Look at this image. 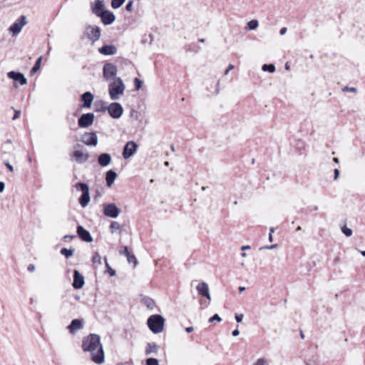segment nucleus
I'll return each mask as SVG.
<instances>
[{"instance_id":"nucleus-1","label":"nucleus","mask_w":365,"mask_h":365,"mask_svg":"<svg viewBox=\"0 0 365 365\" xmlns=\"http://www.w3.org/2000/svg\"><path fill=\"white\" fill-rule=\"evenodd\" d=\"M82 347L84 351L90 352L94 363L101 364L104 362L105 355L99 335L95 334L88 335L83 339Z\"/></svg>"},{"instance_id":"nucleus-2","label":"nucleus","mask_w":365,"mask_h":365,"mask_svg":"<svg viewBox=\"0 0 365 365\" xmlns=\"http://www.w3.org/2000/svg\"><path fill=\"white\" fill-rule=\"evenodd\" d=\"M98 104H101L102 108H97V112H104L107 110L110 117L114 119L120 118L123 113V108L119 103L113 102L107 105V103L103 101L96 102V107H98Z\"/></svg>"},{"instance_id":"nucleus-3","label":"nucleus","mask_w":365,"mask_h":365,"mask_svg":"<svg viewBox=\"0 0 365 365\" xmlns=\"http://www.w3.org/2000/svg\"><path fill=\"white\" fill-rule=\"evenodd\" d=\"M125 86L120 78H115L108 85V93L111 100H118L124 93Z\"/></svg>"},{"instance_id":"nucleus-4","label":"nucleus","mask_w":365,"mask_h":365,"mask_svg":"<svg viewBox=\"0 0 365 365\" xmlns=\"http://www.w3.org/2000/svg\"><path fill=\"white\" fill-rule=\"evenodd\" d=\"M164 323V318L159 314L151 315L147 321L149 329L154 334H158L163 331Z\"/></svg>"},{"instance_id":"nucleus-5","label":"nucleus","mask_w":365,"mask_h":365,"mask_svg":"<svg viewBox=\"0 0 365 365\" xmlns=\"http://www.w3.org/2000/svg\"><path fill=\"white\" fill-rule=\"evenodd\" d=\"M75 187L76 190L82 192V195L79 198V203L82 207H86L91 200L88 185L83 182H78L76 184Z\"/></svg>"},{"instance_id":"nucleus-6","label":"nucleus","mask_w":365,"mask_h":365,"mask_svg":"<svg viewBox=\"0 0 365 365\" xmlns=\"http://www.w3.org/2000/svg\"><path fill=\"white\" fill-rule=\"evenodd\" d=\"M73 157L76 163L82 164L86 163L89 158V154L86 149L81 145L74 146Z\"/></svg>"},{"instance_id":"nucleus-7","label":"nucleus","mask_w":365,"mask_h":365,"mask_svg":"<svg viewBox=\"0 0 365 365\" xmlns=\"http://www.w3.org/2000/svg\"><path fill=\"white\" fill-rule=\"evenodd\" d=\"M27 24L26 17L25 16H21L16 21L10 26L9 31L15 36L19 34Z\"/></svg>"},{"instance_id":"nucleus-8","label":"nucleus","mask_w":365,"mask_h":365,"mask_svg":"<svg viewBox=\"0 0 365 365\" xmlns=\"http://www.w3.org/2000/svg\"><path fill=\"white\" fill-rule=\"evenodd\" d=\"M101 34V29L98 26L91 25L87 26L84 32L86 37L93 43L99 40Z\"/></svg>"},{"instance_id":"nucleus-9","label":"nucleus","mask_w":365,"mask_h":365,"mask_svg":"<svg viewBox=\"0 0 365 365\" xmlns=\"http://www.w3.org/2000/svg\"><path fill=\"white\" fill-rule=\"evenodd\" d=\"M118 73L115 65L111 63H106L103 68V77L107 81L114 80Z\"/></svg>"},{"instance_id":"nucleus-10","label":"nucleus","mask_w":365,"mask_h":365,"mask_svg":"<svg viewBox=\"0 0 365 365\" xmlns=\"http://www.w3.org/2000/svg\"><path fill=\"white\" fill-rule=\"evenodd\" d=\"M103 213L106 216L111 218H116L120 213V210L114 203L104 205Z\"/></svg>"},{"instance_id":"nucleus-11","label":"nucleus","mask_w":365,"mask_h":365,"mask_svg":"<svg viewBox=\"0 0 365 365\" xmlns=\"http://www.w3.org/2000/svg\"><path fill=\"white\" fill-rule=\"evenodd\" d=\"M138 145L135 142L130 140L128 141L123 148V157L124 159H129L137 151Z\"/></svg>"},{"instance_id":"nucleus-12","label":"nucleus","mask_w":365,"mask_h":365,"mask_svg":"<svg viewBox=\"0 0 365 365\" xmlns=\"http://www.w3.org/2000/svg\"><path fill=\"white\" fill-rule=\"evenodd\" d=\"M95 115L92 113L83 114L78 120V124L80 128H88L91 126L94 121Z\"/></svg>"},{"instance_id":"nucleus-13","label":"nucleus","mask_w":365,"mask_h":365,"mask_svg":"<svg viewBox=\"0 0 365 365\" xmlns=\"http://www.w3.org/2000/svg\"><path fill=\"white\" fill-rule=\"evenodd\" d=\"M81 141L88 146H96L98 136L96 133H85L81 137Z\"/></svg>"},{"instance_id":"nucleus-14","label":"nucleus","mask_w":365,"mask_h":365,"mask_svg":"<svg viewBox=\"0 0 365 365\" xmlns=\"http://www.w3.org/2000/svg\"><path fill=\"white\" fill-rule=\"evenodd\" d=\"M7 76L14 80L16 82H19L20 85L24 86L27 83V79L25 78L23 73L16 71H9L7 73Z\"/></svg>"},{"instance_id":"nucleus-15","label":"nucleus","mask_w":365,"mask_h":365,"mask_svg":"<svg viewBox=\"0 0 365 365\" xmlns=\"http://www.w3.org/2000/svg\"><path fill=\"white\" fill-rule=\"evenodd\" d=\"M98 16L101 17L102 22L105 25H110L115 20L114 14L110 11L105 10Z\"/></svg>"},{"instance_id":"nucleus-16","label":"nucleus","mask_w":365,"mask_h":365,"mask_svg":"<svg viewBox=\"0 0 365 365\" xmlns=\"http://www.w3.org/2000/svg\"><path fill=\"white\" fill-rule=\"evenodd\" d=\"M84 283V277L78 270H74L73 287L76 289H81Z\"/></svg>"},{"instance_id":"nucleus-17","label":"nucleus","mask_w":365,"mask_h":365,"mask_svg":"<svg viewBox=\"0 0 365 365\" xmlns=\"http://www.w3.org/2000/svg\"><path fill=\"white\" fill-rule=\"evenodd\" d=\"M91 7L92 12L96 16H99L104 9V3L103 0H95V1L91 3Z\"/></svg>"},{"instance_id":"nucleus-18","label":"nucleus","mask_w":365,"mask_h":365,"mask_svg":"<svg viewBox=\"0 0 365 365\" xmlns=\"http://www.w3.org/2000/svg\"><path fill=\"white\" fill-rule=\"evenodd\" d=\"M77 233L83 241L87 242H91L93 241V237L90 232L84 229L81 225H78L77 227Z\"/></svg>"},{"instance_id":"nucleus-19","label":"nucleus","mask_w":365,"mask_h":365,"mask_svg":"<svg viewBox=\"0 0 365 365\" xmlns=\"http://www.w3.org/2000/svg\"><path fill=\"white\" fill-rule=\"evenodd\" d=\"M93 100L94 96L89 91L84 93L81 96V102L83 103V107L85 108H90L91 107Z\"/></svg>"},{"instance_id":"nucleus-20","label":"nucleus","mask_w":365,"mask_h":365,"mask_svg":"<svg viewBox=\"0 0 365 365\" xmlns=\"http://www.w3.org/2000/svg\"><path fill=\"white\" fill-rule=\"evenodd\" d=\"M199 294L205 297L207 299L210 300L211 297L210 294V290L208 284L205 282H200L196 287Z\"/></svg>"},{"instance_id":"nucleus-21","label":"nucleus","mask_w":365,"mask_h":365,"mask_svg":"<svg viewBox=\"0 0 365 365\" xmlns=\"http://www.w3.org/2000/svg\"><path fill=\"white\" fill-rule=\"evenodd\" d=\"M98 52L105 56H112L117 53V48L113 45H105L98 48Z\"/></svg>"},{"instance_id":"nucleus-22","label":"nucleus","mask_w":365,"mask_h":365,"mask_svg":"<svg viewBox=\"0 0 365 365\" xmlns=\"http://www.w3.org/2000/svg\"><path fill=\"white\" fill-rule=\"evenodd\" d=\"M83 321L82 319H73L71 323L67 327V329L70 333L73 334L78 330L83 328Z\"/></svg>"},{"instance_id":"nucleus-23","label":"nucleus","mask_w":365,"mask_h":365,"mask_svg":"<svg viewBox=\"0 0 365 365\" xmlns=\"http://www.w3.org/2000/svg\"><path fill=\"white\" fill-rule=\"evenodd\" d=\"M111 162V156L108 153H102L98 158V163L103 167L108 166Z\"/></svg>"},{"instance_id":"nucleus-24","label":"nucleus","mask_w":365,"mask_h":365,"mask_svg":"<svg viewBox=\"0 0 365 365\" xmlns=\"http://www.w3.org/2000/svg\"><path fill=\"white\" fill-rule=\"evenodd\" d=\"M117 177V174L113 170H110L106 173V180L108 187H111Z\"/></svg>"},{"instance_id":"nucleus-25","label":"nucleus","mask_w":365,"mask_h":365,"mask_svg":"<svg viewBox=\"0 0 365 365\" xmlns=\"http://www.w3.org/2000/svg\"><path fill=\"white\" fill-rule=\"evenodd\" d=\"M158 351V346L153 343H148L145 348V354H150L152 353L157 354Z\"/></svg>"},{"instance_id":"nucleus-26","label":"nucleus","mask_w":365,"mask_h":365,"mask_svg":"<svg viewBox=\"0 0 365 365\" xmlns=\"http://www.w3.org/2000/svg\"><path fill=\"white\" fill-rule=\"evenodd\" d=\"M110 229L111 233H114L120 230V225L118 222L113 221L110 225Z\"/></svg>"},{"instance_id":"nucleus-27","label":"nucleus","mask_w":365,"mask_h":365,"mask_svg":"<svg viewBox=\"0 0 365 365\" xmlns=\"http://www.w3.org/2000/svg\"><path fill=\"white\" fill-rule=\"evenodd\" d=\"M61 254L64 255L66 259L71 257L73 254V250H68L67 248H62L60 251Z\"/></svg>"},{"instance_id":"nucleus-28","label":"nucleus","mask_w":365,"mask_h":365,"mask_svg":"<svg viewBox=\"0 0 365 365\" xmlns=\"http://www.w3.org/2000/svg\"><path fill=\"white\" fill-rule=\"evenodd\" d=\"M275 66L274 64H264L262 67L263 71H268L269 73H274L275 71Z\"/></svg>"},{"instance_id":"nucleus-29","label":"nucleus","mask_w":365,"mask_h":365,"mask_svg":"<svg viewBox=\"0 0 365 365\" xmlns=\"http://www.w3.org/2000/svg\"><path fill=\"white\" fill-rule=\"evenodd\" d=\"M258 26H259V22L256 19L251 20L247 23V28L250 30H255L258 27Z\"/></svg>"},{"instance_id":"nucleus-30","label":"nucleus","mask_w":365,"mask_h":365,"mask_svg":"<svg viewBox=\"0 0 365 365\" xmlns=\"http://www.w3.org/2000/svg\"><path fill=\"white\" fill-rule=\"evenodd\" d=\"M125 1V0H112L111 6L115 9H118L123 4Z\"/></svg>"},{"instance_id":"nucleus-31","label":"nucleus","mask_w":365,"mask_h":365,"mask_svg":"<svg viewBox=\"0 0 365 365\" xmlns=\"http://www.w3.org/2000/svg\"><path fill=\"white\" fill-rule=\"evenodd\" d=\"M41 61H42V56H40L36 61L34 66L32 68L31 73H36V71H38L40 69Z\"/></svg>"},{"instance_id":"nucleus-32","label":"nucleus","mask_w":365,"mask_h":365,"mask_svg":"<svg viewBox=\"0 0 365 365\" xmlns=\"http://www.w3.org/2000/svg\"><path fill=\"white\" fill-rule=\"evenodd\" d=\"M92 262L93 264H101V257L98 252H96L92 258Z\"/></svg>"},{"instance_id":"nucleus-33","label":"nucleus","mask_w":365,"mask_h":365,"mask_svg":"<svg viewBox=\"0 0 365 365\" xmlns=\"http://www.w3.org/2000/svg\"><path fill=\"white\" fill-rule=\"evenodd\" d=\"M144 304L150 309H153L154 307V302L150 299H144Z\"/></svg>"},{"instance_id":"nucleus-34","label":"nucleus","mask_w":365,"mask_h":365,"mask_svg":"<svg viewBox=\"0 0 365 365\" xmlns=\"http://www.w3.org/2000/svg\"><path fill=\"white\" fill-rule=\"evenodd\" d=\"M341 232L346 236L351 237L353 234L351 229L347 227L346 226H344L341 227Z\"/></svg>"},{"instance_id":"nucleus-35","label":"nucleus","mask_w":365,"mask_h":365,"mask_svg":"<svg viewBox=\"0 0 365 365\" xmlns=\"http://www.w3.org/2000/svg\"><path fill=\"white\" fill-rule=\"evenodd\" d=\"M143 83V82L141 80H140L138 78H135L134 79V84H135V90L139 91L141 88Z\"/></svg>"},{"instance_id":"nucleus-36","label":"nucleus","mask_w":365,"mask_h":365,"mask_svg":"<svg viewBox=\"0 0 365 365\" xmlns=\"http://www.w3.org/2000/svg\"><path fill=\"white\" fill-rule=\"evenodd\" d=\"M146 365H159V362L155 358H148L146 359Z\"/></svg>"},{"instance_id":"nucleus-37","label":"nucleus","mask_w":365,"mask_h":365,"mask_svg":"<svg viewBox=\"0 0 365 365\" xmlns=\"http://www.w3.org/2000/svg\"><path fill=\"white\" fill-rule=\"evenodd\" d=\"M127 259H128V262L129 263H133L134 264V266H136L137 263H138V261L135 258V257L133 255H131L130 254L128 257H127Z\"/></svg>"},{"instance_id":"nucleus-38","label":"nucleus","mask_w":365,"mask_h":365,"mask_svg":"<svg viewBox=\"0 0 365 365\" xmlns=\"http://www.w3.org/2000/svg\"><path fill=\"white\" fill-rule=\"evenodd\" d=\"M214 321H217L218 322H220L222 321V319L217 314H215L213 317H212L209 319L210 322H212Z\"/></svg>"},{"instance_id":"nucleus-39","label":"nucleus","mask_w":365,"mask_h":365,"mask_svg":"<svg viewBox=\"0 0 365 365\" xmlns=\"http://www.w3.org/2000/svg\"><path fill=\"white\" fill-rule=\"evenodd\" d=\"M343 91L344 92H352V93H356V88H354V87H349V86H346L344 87L343 89H342Z\"/></svg>"},{"instance_id":"nucleus-40","label":"nucleus","mask_w":365,"mask_h":365,"mask_svg":"<svg viewBox=\"0 0 365 365\" xmlns=\"http://www.w3.org/2000/svg\"><path fill=\"white\" fill-rule=\"evenodd\" d=\"M267 361L264 358L259 359L256 361L254 365H266Z\"/></svg>"},{"instance_id":"nucleus-41","label":"nucleus","mask_w":365,"mask_h":365,"mask_svg":"<svg viewBox=\"0 0 365 365\" xmlns=\"http://www.w3.org/2000/svg\"><path fill=\"white\" fill-rule=\"evenodd\" d=\"M235 318L236 321L238 323H240V322H241L243 320L244 315L242 314H236L235 316Z\"/></svg>"},{"instance_id":"nucleus-42","label":"nucleus","mask_w":365,"mask_h":365,"mask_svg":"<svg viewBox=\"0 0 365 365\" xmlns=\"http://www.w3.org/2000/svg\"><path fill=\"white\" fill-rule=\"evenodd\" d=\"M133 1H130L128 2L126 6H125V9L128 11H131L133 10Z\"/></svg>"},{"instance_id":"nucleus-43","label":"nucleus","mask_w":365,"mask_h":365,"mask_svg":"<svg viewBox=\"0 0 365 365\" xmlns=\"http://www.w3.org/2000/svg\"><path fill=\"white\" fill-rule=\"evenodd\" d=\"M4 165L6 166V168L9 170L11 172H14V169L13 165H11L8 161L4 162Z\"/></svg>"},{"instance_id":"nucleus-44","label":"nucleus","mask_w":365,"mask_h":365,"mask_svg":"<svg viewBox=\"0 0 365 365\" xmlns=\"http://www.w3.org/2000/svg\"><path fill=\"white\" fill-rule=\"evenodd\" d=\"M121 254L124 255L125 256L128 257L130 253L128 250V248L125 246L123 247V251L121 252Z\"/></svg>"},{"instance_id":"nucleus-45","label":"nucleus","mask_w":365,"mask_h":365,"mask_svg":"<svg viewBox=\"0 0 365 365\" xmlns=\"http://www.w3.org/2000/svg\"><path fill=\"white\" fill-rule=\"evenodd\" d=\"M27 269H28V271H29V272H34V271H35V269H36V267H35V265H34V264H29V265L28 266Z\"/></svg>"},{"instance_id":"nucleus-46","label":"nucleus","mask_w":365,"mask_h":365,"mask_svg":"<svg viewBox=\"0 0 365 365\" xmlns=\"http://www.w3.org/2000/svg\"><path fill=\"white\" fill-rule=\"evenodd\" d=\"M20 115H21V111L16 110L12 119L16 120L17 118H19L20 117Z\"/></svg>"},{"instance_id":"nucleus-47","label":"nucleus","mask_w":365,"mask_h":365,"mask_svg":"<svg viewBox=\"0 0 365 365\" xmlns=\"http://www.w3.org/2000/svg\"><path fill=\"white\" fill-rule=\"evenodd\" d=\"M106 267L109 269V273L111 276H114L115 274V270H113V269H111L109 265H108V263L106 262Z\"/></svg>"},{"instance_id":"nucleus-48","label":"nucleus","mask_w":365,"mask_h":365,"mask_svg":"<svg viewBox=\"0 0 365 365\" xmlns=\"http://www.w3.org/2000/svg\"><path fill=\"white\" fill-rule=\"evenodd\" d=\"M235 68L234 65L232 64H230L228 68L226 69V71H225V75H227L229 73V72L232 70L233 68Z\"/></svg>"},{"instance_id":"nucleus-49","label":"nucleus","mask_w":365,"mask_h":365,"mask_svg":"<svg viewBox=\"0 0 365 365\" xmlns=\"http://www.w3.org/2000/svg\"><path fill=\"white\" fill-rule=\"evenodd\" d=\"M277 247V245L275 244V245H270V246H265L263 247V249H266V250H272V249H274Z\"/></svg>"},{"instance_id":"nucleus-50","label":"nucleus","mask_w":365,"mask_h":365,"mask_svg":"<svg viewBox=\"0 0 365 365\" xmlns=\"http://www.w3.org/2000/svg\"><path fill=\"white\" fill-rule=\"evenodd\" d=\"M339 170L337 168H336L334 170V180H336L339 178Z\"/></svg>"},{"instance_id":"nucleus-51","label":"nucleus","mask_w":365,"mask_h":365,"mask_svg":"<svg viewBox=\"0 0 365 365\" xmlns=\"http://www.w3.org/2000/svg\"><path fill=\"white\" fill-rule=\"evenodd\" d=\"M5 189V184L4 182H0V192H4Z\"/></svg>"},{"instance_id":"nucleus-52","label":"nucleus","mask_w":365,"mask_h":365,"mask_svg":"<svg viewBox=\"0 0 365 365\" xmlns=\"http://www.w3.org/2000/svg\"><path fill=\"white\" fill-rule=\"evenodd\" d=\"M233 336H237L240 334L238 329H235L232 333Z\"/></svg>"},{"instance_id":"nucleus-53","label":"nucleus","mask_w":365,"mask_h":365,"mask_svg":"<svg viewBox=\"0 0 365 365\" xmlns=\"http://www.w3.org/2000/svg\"><path fill=\"white\" fill-rule=\"evenodd\" d=\"M286 32H287V28H285V27L282 28L279 31V34L281 35H284L286 34Z\"/></svg>"},{"instance_id":"nucleus-54","label":"nucleus","mask_w":365,"mask_h":365,"mask_svg":"<svg viewBox=\"0 0 365 365\" xmlns=\"http://www.w3.org/2000/svg\"><path fill=\"white\" fill-rule=\"evenodd\" d=\"M194 330V328L192 327H188L185 329V331L187 332V333H190L192 332V331Z\"/></svg>"},{"instance_id":"nucleus-55","label":"nucleus","mask_w":365,"mask_h":365,"mask_svg":"<svg viewBox=\"0 0 365 365\" xmlns=\"http://www.w3.org/2000/svg\"><path fill=\"white\" fill-rule=\"evenodd\" d=\"M76 236L75 235H66L64 236V238L66 239V238H71V239H73Z\"/></svg>"},{"instance_id":"nucleus-56","label":"nucleus","mask_w":365,"mask_h":365,"mask_svg":"<svg viewBox=\"0 0 365 365\" xmlns=\"http://www.w3.org/2000/svg\"><path fill=\"white\" fill-rule=\"evenodd\" d=\"M250 246H249V245H244V246L242 247L241 249L242 250H247V249H250Z\"/></svg>"},{"instance_id":"nucleus-57","label":"nucleus","mask_w":365,"mask_h":365,"mask_svg":"<svg viewBox=\"0 0 365 365\" xmlns=\"http://www.w3.org/2000/svg\"><path fill=\"white\" fill-rule=\"evenodd\" d=\"M269 242H272L273 241V237H272V233H269Z\"/></svg>"},{"instance_id":"nucleus-58","label":"nucleus","mask_w":365,"mask_h":365,"mask_svg":"<svg viewBox=\"0 0 365 365\" xmlns=\"http://www.w3.org/2000/svg\"><path fill=\"white\" fill-rule=\"evenodd\" d=\"M245 289V288L244 287H239V290H240V292H242V291H244Z\"/></svg>"},{"instance_id":"nucleus-59","label":"nucleus","mask_w":365,"mask_h":365,"mask_svg":"<svg viewBox=\"0 0 365 365\" xmlns=\"http://www.w3.org/2000/svg\"><path fill=\"white\" fill-rule=\"evenodd\" d=\"M333 160H334V162H335V163H339V159H338L337 158H333Z\"/></svg>"},{"instance_id":"nucleus-60","label":"nucleus","mask_w":365,"mask_h":365,"mask_svg":"<svg viewBox=\"0 0 365 365\" xmlns=\"http://www.w3.org/2000/svg\"><path fill=\"white\" fill-rule=\"evenodd\" d=\"M359 252H360V253L361 254L362 256L365 257V251L360 250Z\"/></svg>"},{"instance_id":"nucleus-61","label":"nucleus","mask_w":365,"mask_h":365,"mask_svg":"<svg viewBox=\"0 0 365 365\" xmlns=\"http://www.w3.org/2000/svg\"><path fill=\"white\" fill-rule=\"evenodd\" d=\"M273 232H274V228L272 227V228H270V232L269 233L272 234Z\"/></svg>"},{"instance_id":"nucleus-62","label":"nucleus","mask_w":365,"mask_h":365,"mask_svg":"<svg viewBox=\"0 0 365 365\" xmlns=\"http://www.w3.org/2000/svg\"><path fill=\"white\" fill-rule=\"evenodd\" d=\"M242 257H247V254L245 252H242Z\"/></svg>"},{"instance_id":"nucleus-63","label":"nucleus","mask_w":365,"mask_h":365,"mask_svg":"<svg viewBox=\"0 0 365 365\" xmlns=\"http://www.w3.org/2000/svg\"><path fill=\"white\" fill-rule=\"evenodd\" d=\"M302 230V227L300 226H298L297 228V231H300Z\"/></svg>"},{"instance_id":"nucleus-64","label":"nucleus","mask_w":365,"mask_h":365,"mask_svg":"<svg viewBox=\"0 0 365 365\" xmlns=\"http://www.w3.org/2000/svg\"><path fill=\"white\" fill-rule=\"evenodd\" d=\"M6 143H9V144H11V143H12V141H11V140H8L6 141Z\"/></svg>"}]
</instances>
